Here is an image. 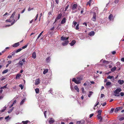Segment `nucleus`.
<instances>
[{
  "label": "nucleus",
  "mask_w": 124,
  "mask_h": 124,
  "mask_svg": "<svg viewBox=\"0 0 124 124\" xmlns=\"http://www.w3.org/2000/svg\"><path fill=\"white\" fill-rule=\"evenodd\" d=\"M15 12H14L11 15L9 19H7L6 20V22H12L11 23V25H12L15 23V20L14 19V16L15 15Z\"/></svg>",
  "instance_id": "f257e3e1"
},
{
  "label": "nucleus",
  "mask_w": 124,
  "mask_h": 124,
  "mask_svg": "<svg viewBox=\"0 0 124 124\" xmlns=\"http://www.w3.org/2000/svg\"><path fill=\"white\" fill-rule=\"evenodd\" d=\"M82 78L80 77H78L77 78V79H76L75 78H73L72 81L74 82L77 84H79L81 83L80 81L82 80Z\"/></svg>",
  "instance_id": "f03ea898"
},
{
  "label": "nucleus",
  "mask_w": 124,
  "mask_h": 124,
  "mask_svg": "<svg viewBox=\"0 0 124 124\" xmlns=\"http://www.w3.org/2000/svg\"><path fill=\"white\" fill-rule=\"evenodd\" d=\"M122 91L121 88H118L116 89L114 92V95L116 96H120L119 93Z\"/></svg>",
  "instance_id": "7ed1b4c3"
},
{
  "label": "nucleus",
  "mask_w": 124,
  "mask_h": 124,
  "mask_svg": "<svg viewBox=\"0 0 124 124\" xmlns=\"http://www.w3.org/2000/svg\"><path fill=\"white\" fill-rule=\"evenodd\" d=\"M25 62V59H23L22 60H20L18 63L16 64V65H18L17 66L22 67L23 65V64H24V62Z\"/></svg>",
  "instance_id": "20e7f679"
},
{
  "label": "nucleus",
  "mask_w": 124,
  "mask_h": 124,
  "mask_svg": "<svg viewBox=\"0 0 124 124\" xmlns=\"http://www.w3.org/2000/svg\"><path fill=\"white\" fill-rule=\"evenodd\" d=\"M96 13L95 12L93 13V15L92 18V20L94 21H95L96 20Z\"/></svg>",
  "instance_id": "39448f33"
},
{
  "label": "nucleus",
  "mask_w": 124,
  "mask_h": 124,
  "mask_svg": "<svg viewBox=\"0 0 124 124\" xmlns=\"http://www.w3.org/2000/svg\"><path fill=\"white\" fill-rule=\"evenodd\" d=\"M77 4H74L71 7V9L73 10L77 8Z\"/></svg>",
  "instance_id": "423d86ee"
},
{
  "label": "nucleus",
  "mask_w": 124,
  "mask_h": 124,
  "mask_svg": "<svg viewBox=\"0 0 124 124\" xmlns=\"http://www.w3.org/2000/svg\"><path fill=\"white\" fill-rule=\"evenodd\" d=\"M69 37L66 38L65 37L62 36L61 38V40L62 41H66L68 40Z\"/></svg>",
  "instance_id": "0eeeda50"
},
{
  "label": "nucleus",
  "mask_w": 124,
  "mask_h": 124,
  "mask_svg": "<svg viewBox=\"0 0 124 124\" xmlns=\"http://www.w3.org/2000/svg\"><path fill=\"white\" fill-rule=\"evenodd\" d=\"M108 18L110 21L113 20L114 18L112 14H110L108 16Z\"/></svg>",
  "instance_id": "6e6552de"
},
{
  "label": "nucleus",
  "mask_w": 124,
  "mask_h": 124,
  "mask_svg": "<svg viewBox=\"0 0 124 124\" xmlns=\"http://www.w3.org/2000/svg\"><path fill=\"white\" fill-rule=\"evenodd\" d=\"M49 119L50 120H49L48 122L50 124L53 123L54 121V120L52 118H51Z\"/></svg>",
  "instance_id": "1a4fd4ad"
},
{
  "label": "nucleus",
  "mask_w": 124,
  "mask_h": 124,
  "mask_svg": "<svg viewBox=\"0 0 124 124\" xmlns=\"http://www.w3.org/2000/svg\"><path fill=\"white\" fill-rule=\"evenodd\" d=\"M69 43V41L68 40L65 41L64 42L62 43V45L64 46L66 45Z\"/></svg>",
  "instance_id": "9d476101"
},
{
  "label": "nucleus",
  "mask_w": 124,
  "mask_h": 124,
  "mask_svg": "<svg viewBox=\"0 0 124 124\" xmlns=\"http://www.w3.org/2000/svg\"><path fill=\"white\" fill-rule=\"evenodd\" d=\"M85 121L84 120H82L80 121H78L77 122V124H84Z\"/></svg>",
  "instance_id": "9b49d317"
},
{
  "label": "nucleus",
  "mask_w": 124,
  "mask_h": 124,
  "mask_svg": "<svg viewBox=\"0 0 124 124\" xmlns=\"http://www.w3.org/2000/svg\"><path fill=\"white\" fill-rule=\"evenodd\" d=\"M40 79L38 78L35 80V84L36 85H38L40 83L39 82Z\"/></svg>",
  "instance_id": "f8f14e48"
},
{
  "label": "nucleus",
  "mask_w": 124,
  "mask_h": 124,
  "mask_svg": "<svg viewBox=\"0 0 124 124\" xmlns=\"http://www.w3.org/2000/svg\"><path fill=\"white\" fill-rule=\"evenodd\" d=\"M66 22V19L65 18H63L61 22V24H63Z\"/></svg>",
  "instance_id": "ddd939ff"
},
{
  "label": "nucleus",
  "mask_w": 124,
  "mask_h": 124,
  "mask_svg": "<svg viewBox=\"0 0 124 124\" xmlns=\"http://www.w3.org/2000/svg\"><path fill=\"white\" fill-rule=\"evenodd\" d=\"M62 15V14L61 13L59 14L56 17V18L58 20L59 19L61 18Z\"/></svg>",
  "instance_id": "4468645a"
},
{
  "label": "nucleus",
  "mask_w": 124,
  "mask_h": 124,
  "mask_svg": "<svg viewBox=\"0 0 124 124\" xmlns=\"http://www.w3.org/2000/svg\"><path fill=\"white\" fill-rule=\"evenodd\" d=\"M118 83L120 85H122L124 82L123 80H119L117 81Z\"/></svg>",
  "instance_id": "2eb2a0df"
},
{
  "label": "nucleus",
  "mask_w": 124,
  "mask_h": 124,
  "mask_svg": "<svg viewBox=\"0 0 124 124\" xmlns=\"http://www.w3.org/2000/svg\"><path fill=\"white\" fill-rule=\"evenodd\" d=\"M19 45V43L17 42V43H15L13 44L12 46L14 47H16L18 46Z\"/></svg>",
  "instance_id": "dca6fc26"
},
{
  "label": "nucleus",
  "mask_w": 124,
  "mask_h": 124,
  "mask_svg": "<svg viewBox=\"0 0 124 124\" xmlns=\"http://www.w3.org/2000/svg\"><path fill=\"white\" fill-rule=\"evenodd\" d=\"M94 31H91L88 34V35L90 36H93L94 34Z\"/></svg>",
  "instance_id": "f3484780"
},
{
  "label": "nucleus",
  "mask_w": 124,
  "mask_h": 124,
  "mask_svg": "<svg viewBox=\"0 0 124 124\" xmlns=\"http://www.w3.org/2000/svg\"><path fill=\"white\" fill-rule=\"evenodd\" d=\"M32 58L34 59H35L36 57V54L35 52H33L32 54Z\"/></svg>",
  "instance_id": "a211bd4d"
},
{
  "label": "nucleus",
  "mask_w": 124,
  "mask_h": 124,
  "mask_svg": "<svg viewBox=\"0 0 124 124\" xmlns=\"http://www.w3.org/2000/svg\"><path fill=\"white\" fill-rule=\"evenodd\" d=\"M76 43V41L75 40H73L71 43H70L71 46H73Z\"/></svg>",
  "instance_id": "6ab92c4d"
},
{
  "label": "nucleus",
  "mask_w": 124,
  "mask_h": 124,
  "mask_svg": "<svg viewBox=\"0 0 124 124\" xmlns=\"http://www.w3.org/2000/svg\"><path fill=\"white\" fill-rule=\"evenodd\" d=\"M101 115H97V117L99 119H100V121H101L102 120V117L101 116Z\"/></svg>",
  "instance_id": "aec40b11"
},
{
  "label": "nucleus",
  "mask_w": 124,
  "mask_h": 124,
  "mask_svg": "<svg viewBox=\"0 0 124 124\" xmlns=\"http://www.w3.org/2000/svg\"><path fill=\"white\" fill-rule=\"evenodd\" d=\"M21 76V75L20 74H18L16 75V79H18L19 77Z\"/></svg>",
  "instance_id": "412c9836"
},
{
  "label": "nucleus",
  "mask_w": 124,
  "mask_h": 124,
  "mask_svg": "<svg viewBox=\"0 0 124 124\" xmlns=\"http://www.w3.org/2000/svg\"><path fill=\"white\" fill-rule=\"evenodd\" d=\"M48 70L47 69H45L43 72V74H46V73L48 72Z\"/></svg>",
  "instance_id": "4be33fe9"
},
{
  "label": "nucleus",
  "mask_w": 124,
  "mask_h": 124,
  "mask_svg": "<svg viewBox=\"0 0 124 124\" xmlns=\"http://www.w3.org/2000/svg\"><path fill=\"white\" fill-rule=\"evenodd\" d=\"M114 78V77L113 76H110L109 75L107 77V78L108 79H111L112 78ZM114 78L113 80H114Z\"/></svg>",
  "instance_id": "5701e85b"
},
{
  "label": "nucleus",
  "mask_w": 124,
  "mask_h": 124,
  "mask_svg": "<svg viewBox=\"0 0 124 124\" xmlns=\"http://www.w3.org/2000/svg\"><path fill=\"white\" fill-rule=\"evenodd\" d=\"M74 88H75V90H77V91L78 92H79V89L78 88L77 86V85L75 86L74 87Z\"/></svg>",
  "instance_id": "b1692460"
},
{
  "label": "nucleus",
  "mask_w": 124,
  "mask_h": 124,
  "mask_svg": "<svg viewBox=\"0 0 124 124\" xmlns=\"http://www.w3.org/2000/svg\"><path fill=\"white\" fill-rule=\"evenodd\" d=\"M103 63L104 64H108L109 63V62L108 61L104 60L103 62Z\"/></svg>",
  "instance_id": "393cba45"
},
{
  "label": "nucleus",
  "mask_w": 124,
  "mask_h": 124,
  "mask_svg": "<svg viewBox=\"0 0 124 124\" xmlns=\"http://www.w3.org/2000/svg\"><path fill=\"white\" fill-rule=\"evenodd\" d=\"M25 101V99H23L21 101L20 103V105H23V103Z\"/></svg>",
  "instance_id": "a878e982"
},
{
  "label": "nucleus",
  "mask_w": 124,
  "mask_h": 124,
  "mask_svg": "<svg viewBox=\"0 0 124 124\" xmlns=\"http://www.w3.org/2000/svg\"><path fill=\"white\" fill-rule=\"evenodd\" d=\"M116 68L115 67H114L113 68H112L111 69V70L112 72H113V71H115L116 70Z\"/></svg>",
  "instance_id": "bb28decb"
},
{
  "label": "nucleus",
  "mask_w": 124,
  "mask_h": 124,
  "mask_svg": "<svg viewBox=\"0 0 124 124\" xmlns=\"http://www.w3.org/2000/svg\"><path fill=\"white\" fill-rule=\"evenodd\" d=\"M35 90L36 92V93H39V89L38 88H37L35 89Z\"/></svg>",
  "instance_id": "cd10ccee"
},
{
  "label": "nucleus",
  "mask_w": 124,
  "mask_h": 124,
  "mask_svg": "<svg viewBox=\"0 0 124 124\" xmlns=\"http://www.w3.org/2000/svg\"><path fill=\"white\" fill-rule=\"evenodd\" d=\"M111 84V83L109 81L107 82L106 83V85L107 86L110 85Z\"/></svg>",
  "instance_id": "c85d7f7f"
},
{
  "label": "nucleus",
  "mask_w": 124,
  "mask_h": 124,
  "mask_svg": "<svg viewBox=\"0 0 124 124\" xmlns=\"http://www.w3.org/2000/svg\"><path fill=\"white\" fill-rule=\"evenodd\" d=\"M89 94L88 95V96L89 97H91V95L93 93V92H92L90 91L89 92Z\"/></svg>",
  "instance_id": "c756f323"
},
{
  "label": "nucleus",
  "mask_w": 124,
  "mask_h": 124,
  "mask_svg": "<svg viewBox=\"0 0 124 124\" xmlns=\"http://www.w3.org/2000/svg\"><path fill=\"white\" fill-rule=\"evenodd\" d=\"M29 121L28 120L26 121H23L22 122L23 123V124H27Z\"/></svg>",
  "instance_id": "7c9ffc66"
},
{
  "label": "nucleus",
  "mask_w": 124,
  "mask_h": 124,
  "mask_svg": "<svg viewBox=\"0 0 124 124\" xmlns=\"http://www.w3.org/2000/svg\"><path fill=\"white\" fill-rule=\"evenodd\" d=\"M92 0H90L86 4V5H89V6H90L91 2L92 1Z\"/></svg>",
  "instance_id": "2f4dec72"
},
{
  "label": "nucleus",
  "mask_w": 124,
  "mask_h": 124,
  "mask_svg": "<svg viewBox=\"0 0 124 124\" xmlns=\"http://www.w3.org/2000/svg\"><path fill=\"white\" fill-rule=\"evenodd\" d=\"M7 84L6 85H5L3 87H2L0 88V89L1 90H2L4 88H7Z\"/></svg>",
  "instance_id": "473e14b6"
},
{
  "label": "nucleus",
  "mask_w": 124,
  "mask_h": 124,
  "mask_svg": "<svg viewBox=\"0 0 124 124\" xmlns=\"http://www.w3.org/2000/svg\"><path fill=\"white\" fill-rule=\"evenodd\" d=\"M8 69L6 70H4V71L2 72V73L4 74H5L6 73H7V72H8Z\"/></svg>",
  "instance_id": "72a5a7b5"
},
{
  "label": "nucleus",
  "mask_w": 124,
  "mask_h": 124,
  "mask_svg": "<svg viewBox=\"0 0 124 124\" xmlns=\"http://www.w3.org/2000/svg\"><path fill=\"white\" fill-rule=\"evenodd\" d=\"M43 31H42V32L40 33V34H39L38 36V37L37 38V39H39V38L40 37L41 35H42V33H43Z\"/></svg>",
  "instance_id": "f704fd0d"
},
{
  "label": "nucleus",
  "mask_w": 124,
  "mask_h": 124,
  "mask_svg": "<svg viewBox=\"0 0 124 124\" xmlns=\"http://www.w3.org/2000/svg\"><path fill=\"white\" fill-rule=\"evenodd\" d=\"M22 50V49L21 48H19L17 49L16 51V53H17L20 51Z\"/></svg>",
  "instance_id": "c9c22d12"
},
{
  "label": "nucleus",
  "mask_w": 124,
  "mask_h": 124,
  "mask_svg": "<svg viewBox=\"0 0 124 124\" xmlns=\"http://www.w3.org/2000/svg\"><path fill=\"white\" fill-rule=\"evenodd\" d=\"M73 25H74V26H75L76 25V24L77 23L75 21H74L73 22Z\"/></svg>",
  "instance_id": "e433bc0d"
},
{
  "label": "nucleus",
  "mask_w": 124,
  "mask_h": 124,
  "mask_svg": "<svg viewBox=\"0 0 124 124\" xmlns=\"http://www.w3.org/2000/svg\"><path fill=\"white\" fill-rule=\"evenodd\" d=\"M119 110L118 108H117L115 109L114 111L115 113H117Z\"/></svg>",
  "instance_id": "4c0bfd02"
},
{
  "label": "nucleus",
  "mask_w": 124,
  "mask_h": 124,
  "mask_svg": "<svg viewBox=\"0 0 124 124\" xmlns=\"http://www.w3.org/2000/svg\"><path fill=\"white\" fill-rule=\"evenodd\" d=\"M79 25L78 24L77 25L76 27V30H78L79 29Z\"/></svg>",
  "instance_id": "58836bf2"
},
{
  "label": "nucleus",
  "mask_w": 124,
  "mask_h": 124,
  "mask_svg": "<svg viewBox=\"0 0 124 124\" xmlns=\"http://www.w3.org/2000/svg\"><path fill=\"white\" fill-rule=\"evenodd\" d=\"M14 108L13 107L11 109H10L9 111L8 112V113H10L13 110Z\"/></svg>",
  "instance_id": "ea45409f"
},
{
  "label": "nucleus",
  "mask_w": 124,
  "mask_h": 124,
  "mask_svg": "<svg viewBox=\"0 0 124 124\" xmlns=\"http://www.w3.org/2000/svg\"><path fill=\"white\" fill-rule=\"evenodd\" d=\"M101 112H102V110H99V111H98V112L99 113L98 115H101Z\"/></svg>",
  "instance_id": "a19ab883"
},
{
  "label": "nucleus",
  "mask_w": 124,
  "mask_h": 124,
  "mask_svg": "<svg viewBox=\"0 0 124 124\" xmlns=\"http://www.w3.org/2000/svg\"><path fill=\"white\" fill-rule=\"evenodd\" d=\"M50 57H47L46 59V61L47 62H49L50 61Z\"/></svg>",
  "instance_id": "79ce46f5"
},
{
  "label": "nucleus",
  "mask_w": 124,
  "mask_h": 124,
  "mask_svg": "<svg viewBox=\"0 0 124 124\" xmlns=\"http://www.w3.org/2000/svg\"><path fill=\"white\" fill-rule=\"evenodd\" d=\"M16 53V51H14L12 53V55L13 56L14 55L15 53Z\"/></svg>",
  "instance_id": "37998d69"
},
{
  "label": "nucleus",
  "mask_w": 124,
  "mask_h": 124,
  "mask_svg": "<svg viewBox=\"0 0 124 124\" xmlns=\"http://www.w3.org/2000/svg\"><path fill=\"white\" fill-rule=\"evenodd\" d=\"M114 109L112 108L110 110V113H112L113 111H114Z\"/></svg>",
  "instance_id": "c03bdc74"
},
{
  "label": "nucleus",
  "mask_w": 124,
  "mask_h": 124,
  "mask_svg": "<svg viewBox=\"0 0 124 124\" xmlns=\"http://www.w3.org/2000/svg\"><path fill=\"white\" fill-rule=\"evenodd\" d=\"M19 87L21 88V89H23V86L22 85L20 84L19 85Z\"/></svg>",
  "instance_id": "a18cd8bd"
},
{
  "label": "nucleus",
  "mask_w": 124,
  "mask_h": 124,
  "mask_svg": "<svg viewBox=\"0 0 124 124\" xmlns=\"http://www.w3.org/2000/svg\"><path fill=\"white\" fill-rule=\"evenodd\" d=\"M27 46H28V45L27 44V45H26L24 46H23L22 47V48L23 49H24V48H26L27 47Z\"/></svg>",
  "instance_id": "49530a36"
},
{
  "label": "nucleus",
  "mask_w": 124,
  "mask_h": 124,
  "mask_svg": "<svg viewBox=\"0 0 124 124\" xmlns=\"http://www.w3.org/2000/svg\"><path fill=\"white\" fill-rule=\"evenodd\" d=\"M6 109V108L5 107V108H4L1 111H0V112L1 111V112H4L5 110Z\"/></svg>",
  "instance_id": "de8ad7c7"
},
{
  "label": "nucleus",
  "mask_w": 124,
  "mask_h": 124,
  "mask_svg": "<svg viewBox=\"0 0 124 124\" xmlns=\"http://www.w3.org/2000/svg\"><path fill=\"white\" fill-rule=\"evenodd\" d=\"M5 79V78L3 76H2L1 78V80L2 81L4 79Z\"/></svg>",
  "instance_id": "09e8293b"
},
{
  "label": "nucleus",
  "mask_w": 124,
  "mask_h": 124,
  "mask_svg": "<svg viewBox=\"0 0 124 124\" xmlns=\"http://www.w3.org/2000/svg\"><path fill=\"white\" fill-rule=\"evenodd\" d=\"M124 119V117H122L121 118H120L119 119V120L120 121H122Z\"/></svg>",
  "instance_id": "8fccbe9b"
},
{
  "label": "nucleus",
  "mask_w": 124,
  "mask_h": 124,
  "mask_svg": "<svg viewBox=\"0 0 124 124\" xmlns=\"http://www.w3.org/2000/svg\"><path fill=\"white\" fill-rule=\"evenodd\" d=\"M81 90L83 93H85V92L84 91V88L83 87L81 88Z\"/></svg>",
  "instance_id": "3c124183"
},
{
  "label": "nucleus",
  "mask_w": 124,
  "mask_h": 124,
  "mask_svg": "<svg viewBox=\"0 0 124 124\" xmlns=\"http://www.w3.org/2000/svg\"><path fill=\"white\" fill-rule=\"evenodd\" d=\"M106 102H105L103 104H101V105H102V106H104L106 105Z\"/></svg>",
  "instance_id": "603ef678"
},
{
  "label": "nucleus",
  "mask_w": 124,
  "mask_h": 124,
  "mask_svg": "<svg viewBox=\"0 0 124 124\" xmlns=\"http://www.w3.org/2000/svg\"><path fill=\"white\" fill-rule=\"evenodd\" d=\"M120 95L121 96H123L124 95V93L123 92H121L120 93Z\"/></svg>",
  "instance_id": "864d4df0"
},
{
  "label": "nucleus",
  "mask_w": 124,
  "mask_h": 124,
  "mask_svg": "<svg viewBox=\"0 0 124 124\" xmlns=\"http://www.w3.org/2000/svg\"><path fill=\"white\" fill-rule=\"evenodd\" d=\"M69 5H68L65 8V11H66L67 10V9L68 8V7H69Z\"/></svg>",
  "instance_id": "5fc2aeb1"
},
{
  "label": "nucleus",
  "mask_w": 124,
  "mask_h": 124,
  "mask_svg": "<svg viewBox=\"0 0 124 124\" xmlns=\"http://www.w3.org/2000/svg\"><path fill=\"white\" fill-rule=\"evenodd\" d=\"M38 14H37L36 16L35 17V18L34 20V21H35L37 20V19L38 17Z\"/></svg>",
  "instance_id": "6e6d98bb"
},
{
  "label": "nucleus",
  "mask_w": 124,
  "mask_h": 124,
  "mask_svg": "<svg viewBox=\"0 0 124 124\" xmlns=\"http://www.w3.org/2000/svg\"><path fill=\"white\" fill-rule=\"evenodd\" d=\"M46 111L44 112V116H45V118L46 117Z\"/></svg>",
  "instance_id": "4d7b16f0"
},
{
  "label": "nucleus",
  "mask_w": 124,
  "mask_h": 124,
  "mask_svg": "<svg viewBox=\"0 0 124 124\" xmlns=\"http://www.w3.org/2000/svg\"><path fill=\"white\" fill-rule=\"evenodd\" d=\"M83 25H85L86 26H87V24L86 23H83Z\"/></svg>",
  "instance_id": "13d9d810"
},
{
  "label": "nucleus",
  "mask_w": 124,
  "mask_h": 124,
  "mask_svg": "<svg viewBox=\"0 0 124 124\" xmlns=\"http://www.w3.org/2000/svg\"><path fill=\"white\" fill-rule=\"evenodd\" d=\"M99 102L98 101H97V103L94 106V107H96V106H97L98 104H99Z\"/></svg>",
  "instance_id": "bf43d9fd"
},
{
  "label": "nucleus",
  "mask_w": 124,
  "mask_h": 124,
  "mask_svg": "<svg viewBox=\"0 0 124 124\" xmlns=\"http://www.w3.org/2000/svg\"><path fill=\"white\" fill-rule=\"evenodd\" d=\"M118 0H115L114 2L115 3L117 4L118 2Z\"/></svg>",
  "instance_id": "052dcab7"
},
{
  "label": "nucleus",
  "mask_w": 124,
  "mask_h": 124,
  "mask_svg": "<svg viewBox=\"0 0 124 124\" xmlns=\"http://www.w3.org/2000/svg\"><path fill=\"white\" fill-rule=\"evenodd\" d=\"M93 113L90 114V118L91 117L93 116Z\"/></svg>",
  "instance_id": "680f3d73"
},
{
  "label": "nucleus",
  "mask_w": 124,
  "mask_h": 124,
  "mask_svg": "<svg viewBox=\"0 0 124 124\" xmlns=\"http://www.w3.org/2000/svg\"><path fill=\"white\" fill-rule=\"evenodd\" d=\"M118 108L119 110L122 109L123 108V107H119Z\"/></svg>",
  "instance_id": "e2e57ef3"
},
{
  "label": "nucleus",
  "mask_w": 124,
  "mask_h": 124,
  "mask_svg": "<svg viewBox=\"0 0 124 124\" xmlns=\"http://www.w3.org/2000/svg\"><path fill=\"white\" fill-rule=\"evenodd\" d=\"M4 96L3 95H1L0 96V100L2 99L3 98Z\"/></svg>",
  "instance_id": "0e129e2a"
},
{
  "label": "nucleus",
  "mask_w": 124,
  "mask_h": 124,
  "mask_svg": "<svg viewBox=\"0 0 124 124\" xmlns=\"http://www.w3.org/2000/svg\"><path fill=\"white\" fill-rule=\"evenodd\" d=\"M16 100H15L14 101V102H13L12 104H13V105H14V104H15L16 103Z\"/></svg>",
  "instance_id": "69168bd1"
},
{
  "label": "nucleus",
  "mask_w": 124,
  "mask_h": 124,
  "mask_svg": "<svg viewBox=\"0 0 124 124\" xmlns=\"http://www.w3.org/2000/svg\"><path fill=\"white\" fill-rule=\"evenodd\" d=\"M112 53L113 54H116V52L115 51H112Z\"/></svg>",
  "instance_id": "338daca9"
},
{
  "label": "nucleus",
  "mask_w": 124,
  "mask_h": 124,
  "mask_svg": "<svg viewBox=\"0 0 124 124\" xmlns=\"http://www.w3.org/2000/svg\"><path fill=\"white\" fill-rule=\"evenodd\" d=\"M121 61L123 62H124V58H123L121 59Z\"/></svg>",
  "instance_id": "774afa93"
}]
</instances>
